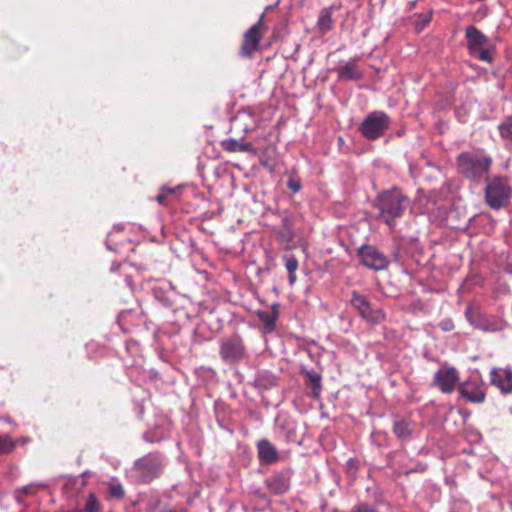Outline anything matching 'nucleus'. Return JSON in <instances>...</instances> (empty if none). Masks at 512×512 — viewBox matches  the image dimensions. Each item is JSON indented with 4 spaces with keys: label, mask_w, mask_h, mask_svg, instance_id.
Returning <instances> with one entry per match:
<instances>
[{
    "label": "nucleus",
    "mask_w": 512,
    "mask_h": 512,
    "mask_svg": "<svg viewBox=\"0 0 512 512\" xmlns=\"http://www.w3.org/2000/svg\"><path fill=\"white\" fill-rule=\"evenodd\" d=\"M492 163V158L483 150L461 152L456 158L458 172L474 182H480L487 178Z\"/></svg>",
    "instance_id": "obj_1"
},
{
    "label": "nucleus",
    "mask_w": 512,
    "mask_h": 512,
    "mask_svg": "<svg viewBox=\"0 0 512 512\" xmlns=\"http://www.w3.org/2000/svg\"><path fill=\"white\" fill-rule=\"evenodd\" d=\"M408 206V197L398 188L384 191L376 199L380 218L391 228L395 220L403 216Z\"/></svg>",
    "instance_id": "obj_2"
},
{
    "label": "nucleus",
    "mask_w": 512,
    "mask_h": 512,
    "mask_svg": "<svg viewBox=\"0 0 512 512\" xmlns=\"http://www.w3.org/2000/svg\"><path fill=\"white\" fill-rule=\"evenodd\" d=\"M486 180L485 187V200L489 207L493 209H500L505 207L512 194V189L507 180L503 177H493Z\"/></svg>",
    "instance_id": "obj_3"
},
{
    "label": "nucleus",
    "mask_w": 512,
    "mask_h": 512,
    "mask_svg": "<svg viewBox=\"0 0 512 512\" xmlns=\"http://www.w3.org/2000/svg\"><path fill=\"white\" fill-rule=\"evenodd\" d=\"M467 48L471 56L484 62H492L490 40L475 26L469 25L465 29Z\"/></svg>",
    "instance_id": "obj_4"
},
{
    "label": "nucleus",
    "mask_w": 512,
    "mask_h": 512,
    "mask_svg": "<svg viewBox=\"0 0 512 512\" xmlns=\"http://www.w3.org/2000/svg\"><path fill=\"white\" fill-rule=\"evenodd\" d=\"M390 125L391 119L388 114L383 111H373L364 118L359 131L365 139L375 141L385 134Z\"/></svg>",
    "instance_id": "obj_5"
},
{
    "label": "nucleus",
    "mask_w": 512,
    "mask_h": 512,
    "mask_svg": "<svg viewBox=\"0 0 512 512\" xmlns=\"http://www.w3.org/2000/svg\"><path fill=\"white\" fill-rule=\"evenodd\" d=\"M163 468V457L159 453H148L134 463L139 479L149 483L160 476Z\"/></svg>",
    "instance_id": "obj_6"
},
{
    "label": "nucleus",
    "mask_w": 512,
    "mask_h": 512,
    "mask_svg": "<svg viewBox=\"0 0 512 512\" xmlns=\"http://www.w3.org/2000/svg\"><path fill=\"white\" fill-rule=\"evenodd\" d=\"M219 355L226 364H235L247 356L243 339L238 334H233L221 340Z\"/></svg>",
    "instance_id": "obj_7"
},
{
    "label": "nucleus",
    "mask_w": 512,
    "mask_h": 512,
    "mask_svg": "<svg viewBox=\"0 0 512 512\" xmlns=\"http://www.w3.org/2000/svg\"><path fill=\"white\" fill-rule=\"evenodd\" d=\"M357 255L363 266L375 271L385 270L390 264L388 256L373 245L364 244L360 246Z\"/></svg>",
    "instance_id": "obj_8"
},
{
    "label": "nucleus",
    "mask_w": 512,
    "mask_h": 512,
    "mask_svg": "<svg viewBox=\"0 0 512 512\" xmlns=\"http://www.w3.org/2000/svg\"><path fill=\"white\" fill-rule=\"evenodd\" d=\"M459 381V372L455 367H442L434 374L432 385L442 393L450 394Z\"/></svg>",
    "instance_id": "obj_9"
},
{
    "label": "nucleus",
    "mask_w": 512,
    "mask_h": 512,
    "mask_svg": "<svg viewBox=\"0 0 512 512\" xmlns=\"http://www.w3.org/2000/svg\"><path fill=\"white\" fill-rule=\"evenodd\" d=\"M265 14L263 13L257 23L252 25L243 36V42L240 48V55L242 57H251L253 53L258 49L261 36L260 30L263 24Z\"/></svg>",
    "instance_id": "obj_10"
},
{
    "label": "nucleus",
    "mask_w": 512,
    "mask_h": 512,
    "mask_svg": "<svg viewBox=\"0 0 512 512\" xmlns=\"http://www.w3.org/2000/svg\"><path fill=\"white\" fill-rule=\"evenodd\" d=\"M458 390L461 397L469 402L480 404L485 401L484 383L479 377H471L468 381L462 383Z\"/></svg>",
    "instance_id": "obj_11"
},
{
    "label": "nucleus",
    "mask_w": 512,
    "mask_h": 512,
    "mask_svg": "<svg viewBox=\"0 0 512 512\" xmlns=\"http://www.w3.org/2000/svg\"><path fill=\"white\" fill-rule=\"evenodd\" d=\"M351 305L359 312L360 316L372 323H379L382 317L380 312H374L367 297L357 291H353L350 299Z\"/></svg>",
    "instance_id": "obj_12"
},
{
    "label": "nucleus",
    "mask_w": 512,
    "mask_h": 512,
    "mask_svg": "<svg viewBox=\"0 0 512 512\" xmlns=\"http://www.w3.org/2000/svg\"><path fill=\"white\" fill-rule=\"evenodd\" d=\"M291 481V472L286 471H278L274 472L269 478L266 480V485L269 491L276 495H281L286 493L290 488Z\"/></svg>",
    "instance_id": "obj_13"
},
{
    "label": "nucleus",
    "mask_w": 512,
    "mask_h": 512,
    "mask_svg": "<svg viewBox=\"0 0 512 512\" xmlns=\"http://www.w3.org/2000/svg\"><path fill=\"white\" fill-rule=\"evenodd\" d=\"M491 384L495 385L504 394L512 392V369L493 368L490 372Z\"/></svg>",
    "instance_id": "obj_14"
},
{
    "label": "nucleus",
    "mask_w": 512,
    "mask_h": 512,
    "mask_svg": "<svg viewBox=\"0 0 512 512\" xmlns=\"http://www.w3.org/2000/svg\"><path fill=\"white\" fill-rule=\"evenodd\" d=\"M257 452L261 464L270 465L279 460V452L267 439H261L257 442Z\"/></svg>",
    "instance_id": "obj_15"
},
{
    "label": "nucleus",
    "mask_w": 512,
    "mask_h": 512,
    "mask_svg": "<svg viewBox=\"0 0 512 512\" xmlns=\"http://www.w3.org/2000/svg\"><path fill=\"white\" fill-rule=\"evenodd\" d=\"M358 59V57L351 58L345 65L335 69L338 73L339 80L359 81L363 78V72L357 65Z\"/></svg>",
    "instance_id": "obj_16"
},
{
    "label": "nucleus",
    "mask_w": 512,
    "mask_h": 512,
    "mask_svg": "<svg viewBox=\"0 0 512 512\" xmlns=\"http://www.w3.org/2000/svg\"><path fill=\"white\" fill-rule=\"evenodd\" d=\"M257 317L261 321L266 333H271L276 328V321L279 317V305L273 304L271 306V312L258 311Z\"/></svg>",
    "instance_id": "obj_17"
},
{
    "label": "nucleus",
    "mask_w": 512,
    "mask_h": 512,
    "mask_svg": "<svg viewBox=\"0 0 512 512\" xmlns=\"http://www.w3.org/2000/svg\"><path fill=\"white\" fill-rule=\"evenodd\" d=\"M302 374L306 378V385L309 386L312 390V395L314 398L318 399L321 395L322 391V376L320 373L314 370L303 369Z\"/></svg>",
    "instance_id": "obj_18"
},
{
    "label": "nucleus",
    "mask_w": 512,
    "mask_h": 512,
    "mask_svg": "<svg viewBox=\"0 0 512 512\" xmlns=\"http://www.w3.org/2000/svg\"><path fill=\"white\" fill-rule=\"evenodd\" d=\"M393 433L399 440H409L412 434V422L396 417L393 421Z\"/></svg>",
    "instance_id": "obj_19"
},
{
    "label": "nucleus",
    "mask_w": 512,
    "mask_h": 512,
    "mask_svg": "<svg viewBox=\"0 0 512 512\" xmlns=\"http://www.w3.org/2000/svg\"><path fill=\"white\" fill-rule=\"evenodd\" d=\"M221 146L228 152H252L254 151L251 142L239 143L236 139L229 138L221 142Z\"/></svg>",
    "instance_id": "obj_20"
},
{
    "label": "nucleus",
    "mask_w": 512,
    "mask_h": 512,
    "mask_svg": "<svg viewBox=\"0 0 512 512\" xmlns=\"http://www.w3.org/2000/svg\"><path fill=\"white\" fill-rule=\"evenodd\" d=\"M283 261L285 268L288 272V281L290 285H293L296 281V271L298 269V260L293 254L283 255Z\"/></svg>",
    "instance_id": "obj_21"
},
{
    "label": "nucleus",
    "mask_w": 512,
    "mask_h": 512,
    "mask_svg": "<svg viewBox=\"0 0 512 512\" xmlns=\"http://www.w3.org/2000/svg\"><path fill=\"white\" fill-rule=\"evenodd\" d=\"M256 384L259 388L268 390L276 385V377L267 371L261 372L257 375Z\"/></svg>",
    "instance_id": "obj_22"
},
{
    "label": "nucleus",
    "mask_w": 512,
    "mask_h": 512,
    "mask_svg": "<svg viewBox=\"0 0 512 512\" xmlns=\"http://www.w3.org/2000/svg\"><path fill=\"white\" fill-rule=\"evenodd\" d=\"M277 239L282 244H290L294 239V232L292 228L289 226L288 221L284 220L282 226L279 228L277 232Z\"/></svg>",
    "instance_id": "obj_23"
},
{
    "label": "nucleus",
    "mask_w": 512,
    "mask_h": 512,
    "mask_svg": "<svg viewBox=\"0 0 512 512\" xmlns=\"http://www.w3.org/2000/svg\"><path fill=\"white\" fill-rule=\"evenodd\" d=\"M498 131L503 140L512 142V115L507 116L499 123Z\"/></svg>",
    "instance_id": "obj_24"
},
{
    "label": "nucleus",
    "mask_w": 512,
    "mask_h": 512,
    "mask_svg": "<svg viewBox=\"0 0 512 512\" xmlns=\"http://www.w3.org/2000/svg\"><path fill=\"white\" fill-rule=\"evenodd\" d=\"M280 429L285 432L287 441L299 442L296 423H294L293 421H285L283 424L280 425Z\"/></svg>",
    "instance_id": "obj_25"
},
{
    "label": "nucleus",
    "mask_w": 512,
    "mask_h": 512,
    "mask_svg": "<svg viewBox=\"0 0 512 512\" xmlns=\"http://www.w3.org/2000/svg\"><path fill=\"white\" fill-rule=\"evenodd\" d=\"M318 27L319 29L322 31V32H327L329 31L331 28H332V18H331V14L326 11V10H323L321 13H320V16L318 18Z\"/></svg>",
    "instance_id": "obj_26"
},
{
    "label": "nucleus",
    "mask_w": 512,
    "mask_h": 512,
    "mask_svg": "<svg viewBox=\"0 0 512 512\" xmlns=\"http://www.w3.org/2000/svg\"><path fill=\"white\" fill-rule=\"evenodd\" d=\"M360 461L358 458H349L345 464V472L349 478L354 479L359 471Z\"/></svg>",
    "instance_id": "obj_27"
},
{
    "label": "nucleus",
    "mask_w": 512,
    "mask_h": 512,
    "mask_svg": "<svg viewBox=\"0 0 512 512\" xmlns=\"http://www.w3.org/2000/svg\"><path fill=\"white\" fill-rule=\"evenodd\" d=\"M83 512H100V503L94 493H89Z\"/></svg>",
    "instance_id": "obj_28"
},
{
    "label": "nucleus",
    "mask_w": 512,
    "mask_h": 512,
    "mask_svg": "<svg viewBox=\"0 0 512 512\" xmlns=\"http://www.w3.org/2000/svg\"><path fill=\"white\" fill-rule=\"evenodd\" d=\"M350 512H381L378 507L368 502H360L356 504Z\"/></svg>",
    "instance_id": "obj_29"
},
{
    "label": "nucleus",
    "mask_w": 512,
    "mask_h": 512,
    "mask_svg": "<svg viewBox=\"0 0 512 512\" xmlns=\"http://www.w3.org/2000/svg\"><path fill=\"white\" fill-rule=\"evenodd\" d=\"M109 494L112 497H115L117 499H121L124 496V489L123 486L118 482H111L109 483Z\"/></svg>",
    "instance_id": "obj_30"
},
{
    "label": "nucleus",
    "mask_w": 512,
    "mask_h": 512,
    "mask_svg": "<svg viewBox=\"0 0 512 512\" xmlns=\"http://www.w3.org/2000/svg\"><path fill=\"white\" fill-rule=\"evenodd\" d=\"M14 443L9 437H0V454H6L12 451Z\"/></svg>",
    "instance_id": "obj_31"
},
{
    "label": "nucleus",
    "mask_w": 512,
    "mask_h": 512,
    "mask_svg": "<svg viewBox=\"0 0 512 512\" xmlns=\"http://www.w3.org/2000/svg\"><path fill=\"white\" fill-rule=\"evenodd\" d=\"M287 187L292 190L294 193H297L301 190V182L298 179L290 178L287 181Z\"/></svg>",
    "instance_id": "obj_32"
},
{
    "label": "nucleus",
    "mask_w": 512,
    "mask_h": 512,
    "mask_svg": "<svg viewBox=\"0 0 512 512\" xmlns=\"http://www.w3.org/2000/svg\"><path fill=\"white\" fill-rule=\"evenodd\" d=\"M439 327L445 331V332H449V331H452L455 327L454 325V322L450 319V318H446V319H443L440 323H439Z\"/></svg>",
    "instance_id": "obj_33"
},
{
    "label": "nucleus",
    "mask_w": 512,
    "mask_h": 512,
    "mask_svg": "<svg viewBox=\"0 0 512 512\" xmlns=\"http://www.w3.org/2000/svg\"><path fill=\"white\" fill-rule=\"evenodd\" d=\"M392 257H393V261L396 262V263H401L402 262V254H401V248L399 246H396L394 249H393V252H392Z\"/></svg>",
    "instance_id": "obj_34"
},
{
    "label": "nucleus",
    "mask_w": 512,
    "mask_h": 512,
    "mask_svg": "<svg viewBox=\"0 0 512 512\" xmlns=\"http://www.w3.org/2000/svg\"><path fill=\"white\" fill-rule=\"evenodd\" d=\"M156 200L161 205H166L167 204V196L162 191H160L159 194L156 196Z\"/></svg>",
    "instance_id": "obj_35"
},
{
    "label": "nucleus",
    "mask_w": 512,
    "mask_h": 512,
    "mask_svg": "<svg viewBox=\"0 0 512 512\" xmlns=\"http://www.w3.org/2000/svg\"><path fill=\"white\" fill-rule=\"evenodd\" d=\"M418 17H419V20L421 21L422 25H425V24L429 23L431 20V12H429L428 14H420Z\"/></svg>",
    "instance_id": "obj_36"
},
{
    "label": "nucleus",
    "mask_w": 512,
    "mask_h": 512,
    "mask_svg": "<svg viewBox=\"0 0 512 512\" xmlns=\"http://www.w3.org/2000/svg\"><path fill=\"white\" fill-rule=\"evenodd\" d=\"M160 191L164 192V194H166V196H169V195H172L175 193L176 188L163 186Z\"/></svg>",
    "instance_id": "obj_37"
},
{
    "label": "nucleus",
    "mask_w": 512,
    "mask_h": 512,
    "mask_svg": "<svg viewBox=\"0 0 512 512\" xmlns=\"http://www.w3.org/2000/svg\"><path fill=\"white\" fill-rule=\"evenodd\" d=\"M466 315H467V317H468L469 322H470V323H472L475 327L480 328V329H482V330H486V328H485L484 326H481L479 323H477V322L474 320V318L472 317V315H471V316H469V315H468V312H466Z\"/></svg>",
    "instance_id": "obj_38"
},
{
    "label": "nucleus",
    "mask_w": 512,
    "mask_h": 512,
    "mask_svg": "<svg viewBox=\"0 0 512 512\" xmlns=\"http://www.w3.org/2000/svg\"><path fill=\"white\" fill-rule=\"evenodd\" d=\"M22 491L23 493L25 494H33L34 493V488L32 485H26L22 488Z\"/></svg>",
    "instance_id": "obj_39"
},
{
    "label": "nucleus",
    "mask_w": 512,
    "mask_h": 512,
    "mask_svg": "<svg viewBox=\"0 0 512 512\" xmlns=\"http://www.w3.org/2000/svg\"><path fill=\"white\" fill-rule=\"evenodd\" d=\"M167 512H188V510L184 509V508H181V509H172V510H169Z\"/></svg>",
    "instance_id": "obj_40"
}]
</instances>
